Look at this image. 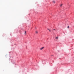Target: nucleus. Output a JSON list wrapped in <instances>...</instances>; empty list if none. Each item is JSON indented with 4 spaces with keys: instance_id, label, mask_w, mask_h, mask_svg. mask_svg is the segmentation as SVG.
<instances>
[{
    "instance_id": "obj_6",
    "label": "nucleus",
    "mask_w": 74,
    "mask_h": 74,
    "mask_svg": "<svg viewBox=\"0 0 74 74\" xmlns=\"http://www.w3.org/2000/svg\"><path fill=\"white\" fill-rule=\"evenodd\" d=\"M48 30H49V32H51V30H49V29H48Z\"/></svg>"
},
{
    "instance_id": "obj_5",
    "label": "nucleus",
    "mask_w": 74,
    "mask_h": 74,
    "mask_svg": "<svg viewBox=\"0 0 74 74\" xmlns=\"http://www.w3.org/2000/svg\"><path fill=\"white\" fill-rule=\"evenodd\" d=\"M62 5H63V4H61L60 5V7H62Z\"/></svg>"
},
{
    "instance_id": "obj_7",
    "label": "nucleus",
    "mask_w": 74,
    "mask_h": 74,
    "mask_svg": "<svg viewBox=\"0 0 74 74\" xmlns=\"http://www.w3.org/2000/svg\"><path fill=\"white\" fill-rule=\"evenodd\" d=\"M36 33L37 34V33H38V32L37 31H36Z\"/></svg>"
},
{
    "instance_id": "obj_2",
    "label": "nucleus",
    "mask_w": 74,
    "mask_h": 74,
    "mask_svg": "<svg viewBox=\"0 0 74 74\" xmlns=\"http://www.w3.org/2000/svg\"><path fill=\"white\" fill-rule=\"evenodd\" d=\"M52 3H53L54 4H55V1H52Z\"/></svg>"
},
{
    "instance_id": "obj_8",
    "label": "nucleus",
    "mask_w": 74,
    "mask_h": 74,
    "mask_svg": "<svg viewBox=\"0 0 74 74\" xmlns=\"http://www.w3.org/2000/svg\"><path fill=\"white\" fill-rule=\"evenodd\" d=\"M67 28H69V26H68Z\"/></svg>"
},
{
    "instance_id": "obj_3",
    "label": "nucleus",
    "mask_w": 74,
    "mask_h": 74,
    "mask_svg": "<svg viewBox=\"0 0 74 74\" xmlns=\"http://www.w3.org/2000/svg\"><path fill=\"white\" fill-rule=\"evenodd\" d=\"M25 35H26V31L25 32Z\"/></svg>"
},
{
    "instance_id": "obj_4",
    "label": "nucleus",
    "mask_w": 74,
    "mask_h": 74,
    "mask_svg": "<svg viewBox=\"0 0 74 74\" xmlns=\"http://www.w3.org/2000/svg\"><path fill=\"white\" fill-rule=\"evenodd\" d=\"M56 39L58 40V37H56Z\"/></svg>"
},
{
    "instance_id": "obj_9",
    "label": "nucleus",
    "mask_w": 74,
    "mask_h": 74,
    "mask_svg": "<svg viewBox=\"0 0 74 74\" xmlns=\"http://www.w3.org/2000/svg\"><path fill=\"white\" fill-rule=\"evenodd\" d=\"M53 30H55V29H53Z\"/></svg>"
},
{
    "instance_id": "obj_1",
    "label": "nucleus",
    "mask_w": 74,
    "mask_h": 74,
    "mask_svg": "<svg viewBox=\"0 0 74 74\" xmlns=\"http://www.w3.org/2000/svg\"><path fill=\"white\" fill-rule=\"evenodd\" d=\"M44 48V47H41L40 49V50H42V49H43Z\"/></svg>"
}]
</instances>
